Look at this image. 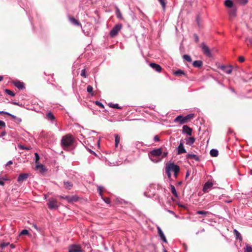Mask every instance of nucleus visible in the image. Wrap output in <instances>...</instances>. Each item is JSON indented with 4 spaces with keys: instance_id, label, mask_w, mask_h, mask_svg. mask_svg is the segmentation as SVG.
<instances>
[{
    "instance_id": "f257e3e1",
    "label": "nucleus",
    "mask_w": 252,
    "mask_h": 252,
    "mask_svg": "<svg viewBox=\"0 0 252 252\" xmlns=\"http://www.w3.org/2000/svg\"><path fill=\"white\" fill-rule=\"evenodd\" d=\"M165 172L169 179L171 177V173H174L175 178H177L180 171V167L173 162H168L165 165Z\"/></svg>"
},
{
    "instance_id": "f03ea898",
    "label": "nucleus",
    "mask_w": 252,
    "mask_h": 252,
    "mask_svg": "<svg viewBox=\"0 0 252 252\" xmlns=\"http://www.w3.org/2000/svg\"><path fill=\"white\" fill-rule=\"evenodd\" d=\"M162 153V149L161 148L155 149L148 153V156L153 162L158 163L161 160Z\"/></svg>"
},
{
    "instance_id": "7ed1b4c3",
    "label": "nucleus",
    "mask_w": 252,
    "mask_h": 252,
    "mask_svg": "<svg viewBox=\"0 0 252 252\" xmlns=\"http://www.w3.org/2000/svg\"><path fill=\"white\" fill-rule=\"evenodd\" d=\"M74 142V137L70 134H67L63 136L61 140V146L64 150H67Z\"/></svg>"
},
{
    "instance_id": "20e7f679",
    "label": "nucleus",
    "mask_w": 252,
    "mask_h": 252,
    "mask_svg": "<svg viewBox=\"0 0 252 252\" xmlns=\"http://www.w3.org/2000/svg\"><path fill=\"white\" fill-rule=\"evenodd\" d=\"M194 117V114H189L186 116L179 115L174 119V122L180 125H183L189 122Z\"/></svg>"
},
{
    "instance_id": "39448f33",
    "label": "nucleus",
    "mask_w": 252,
    "mask_h": 252,
    "mask_svg": "<svg viewBox=\"0 0 252 252\" xmlns=\"http://www.w3.org/2000/svg\"><path fill=\"white\" fill-rule=\"evenodd\" d=\"M123 25L121 23H118L115 25L109 32V35L111 37L113 38L116 36L119 32L122 29Z\"/></svg>"
},
{
    "instance_id": "423d86ee",
    "label": "nucleus",
    "mask_w": 252,
    "mask_h": 252,
    "mask_svg": "<svg viewBox=\"0 0 252 252\" xmlns=\"http://www.w3.org/2000/svg\"><path fill=\"white\" fill-rule=\"evenodd\" d=\"M200 47L201 48L202 51L203 52V53L207 57H212V54L211 52L208 48V47L206 45L205 43H201Z\"/></svg>"
},
{
    "instance_id": "0eeeda50",
    "label": "nucleus",
    "mask_w": 252,
    "mask_h": 252,
    "mask_svg": "<svg viewBox=\"0 0 252 252\" xmlns=\"http://www.w3.org/2000/svg\"><path fill=\"white\" fill-rule=\"evenodd\" d=\"M68 252H82V250L80 245H72L68 248Z\"/></svg>"
},
{
    "instance_id": "6e6552de",
    "label": "nucleus",
    "mask_w": 252,
    "mask_h": 252,
    "mask_svg": "<svg viewBox=\"0 0 252 252\" xmlns=\"http://www.w3.org/2000/svg\"><path fill=\"white\" fill-rule=\"evenodd\" d=\"M192 133V129L187 125H184L182 128V133L187 136H191Z\"/></svg>"
},
{
    "instance_id": "1a4fd4ad",
    "label": "nucleus",
    "mask_w": 252,
    "mask_h": 252,
    "mask_svg": "<svg viewBox=\"0 0 252 252\" xmlns=\"http://www.w3.org/2000/svg\"><path fill=\"white\" fill-rule=\"evenodd\" d=\"M186 150L184 146V141L183 140H180L179 145L177 148V154L180 155L182 154L186 153Z\"/></svg>"
},
{
    "instance_id": "9d476101",
    "label": "nucleus",
    "mask_w": 252,
    "mask_h": 252,
    "mask_svg": "<svg viewBox=\"0 0 252 252\" xmlns=\"http://www.w3.org/2000/svg\"><path fill=\"white\" fill-rule=\"evenodd\" d=\"M57 201L54 199H50L48 202V206L49 208L52 209L58 208Z\"/></svg>"
},
{
    "instance_id": "9b49d317",
    "label": "nucleus",
    "mask_w": 252,
    "mask_h": 252,
    "mask_svg": "<svg viewBox=\"0 0 252 252\" xmlns=\"http://www.w3.org/2000/svg\"><path fill=\"white\" fill-rule=\"evenodd\" d=\"M213 186V184L212 182L210 181H208L206 182L203 188V191L205 193L208 192L209 190L212 188Z\"/></svg>"
},
{
    "instance_id": "f8f14e48",
    "label": "nucleus",
    "mask_w": 252,
    "mask_h": 252,
    "mask_svg": "<svg viewBox=\"0 0 252 252\" xmlns=\"http://www.w3.org/2000/svg\"><path fill=\"white\" fill-rule=\"evenodd\" d=\"M12 84L19 90H23L25 87L24 83L18 80H14L12 82Z\"/></svg>"
},
{
    "instance_id": "ddd939ff",
    "label": "nucleus",
    "mask_w": 252,
    "mask_h": 252,
    "mask_svg": "<svg viewBox=\"0 0 252 252\" xmlns=\"http://www.w3.org/2000/svg\"><path fill=\"white\" fill-rule=\"evenodd\" d=\"M185 140L186 141V145L192 146L195 141V138L194 137L189 136V137H187Z\"/></svg>"
},
{
    "instance_id": "4468645a",
    "label": "nucleus",
    "mask_w": 252,
    "mask_h": 252,
    "mask_svg": "<svg viewBox=\"0 0 252 252\" xmlns=\"http://www.w3.org/2000/svg\"><path fill=\"white\" fill-rule=\"evenodd\" d=\"M69 21L74 25L82 27L81 24L76 19L70 16H68Z\"/></svg>"
},
{
    "instance_id": "2eb2a0df",
    "label": "nucleus",
    "mask_w": 252,
    "mask_h": 252,
    "mask_svg": "<svg viewBox=\"0 0 252 252\" xmlns=\"http://www.w3.org/2000/svg\"><path fill=\"white\" fill-rule=\"evenodd\" d=\"M150 66L158 72H160L161 71L162 68L158 64L155 63H150Z\"/></svg>"
},
{
    "instance_id": "dca6fc26",
    "label": "nucleus",
    "mask_w": 252,
    "mask_h": 252,
    "mask_svg": "<svg viewBox=\"0 0 252 252\" xmlns=\"http://www.w3.org/2000/svg\"><path fill=\"white\" fill-rule=\"evenodd\" d=\"M187 158L189 159L194 160L196 161H199V157L195 154H188L187 155Z\"/></svg>"
},
{
    "instance_id": "f3484780",
    "label": "nucleus",
    "mask_w": 252,
    "mask_h": 252,
    "mask_svg": "<svg viewBox=\"0 0 252 252\" xmlns=\"http://www.w3.org/2000/svg\"><path fill=\"white\" fill-rule=\"evenodd\" d=\"M28 177H29L28 174H27V173L21 174L19 175V176L17 179V181L19 183L22 182L24 180H26Z\"/></svg>"
},
{
    "instance_id": "a211bd4d",
    "label": "nucleus",
    "mask_w": 252,
    "mask_h": 252,
    "mask_svg": "<svg viewBox=\"0 0 252 252\" xmlns=\"http://www.w3.org/2000/svg\"><path fill=\"white\" fill-rule=\"evenodd\" d=\"M158 235L159 236H160L161 239L164 242H167V241H166V239L162 232V231L161 230V229L159 228V227H158Z\"/></svg>"
},
{
    "instance_id": "6ab92c4d",
    "label": "nucleus",
    "mask_w": 252,
    "mask_h": 252,
    "mask_svg": "<svg viewBox=\"0 0 252 252\" xmlns=\"http://www.w3.org/2000/svg\"><path fill=\"white\" fill-rule=\"evenodd\" d=\"M36 169H39L41 173L44 172L46 170L45 166L41 164L37 163L35 167Z\"/></svg>"
},
{
    "instance_id": "aec40b11",
    "label": "nucleus",
    "mask_w": 252,
    "mask_h": 252,
    "mask_svg": "<svg viewBox=\"0 0 252 252\" xmlns=\"http://www.w3.org/2000/svg\"><path fill=\"white\" fill-rule=\"evenodd\" d=\"M221 69H222L225 73L230 74L232 72V69L231 66H222Z\"/></svg>"
},
{
    "instance_id": "412c9836",
    "label": "nucleus",
    "mask_w": 252,
    "mask_h": 252,
    "mask_svg": "<svg viewBox=\"0 0 252 252\" xmlns=\"http://www.w3.org/2000/svg\"><path fill=\"white\" fill-rule=\"evenodd\" d=\"M46 118L50 121H53L55 119V117L51 112L47 113Z\"/></svg>"
},
{
    "instance_id": "4be33fe9",
    "label": "nucleus",
    "mask_w": 252,
    "mask_h": 252,
    "mask_svg": "<svg viewBox=\"0 0 252 252\" xmlns=\"http://www.w3.org/2000/svg\"><path fill=\"white\" fill-rule=\"evenodd\" d=\"M121 141V137L118 134L115 135V147L117 148Z\"/></svg>"
},
{
    "instance_id": "5701e85b",
    "label": "nucleus",
    "mask_w": 252,
    "mask_h": 252,
    "mask_svg": "<svg viewBox=\"0 0 252 252\" xmlns=\"http://www.w3.org/2000/svg\"><path fill=\"white\" fill-rule=\"evenodd\" d=\"M224 5L228 8H231L233 7V2L231 0H226L224 1Z\"/></svg>"
},
{
    "instance_id": "b1692460",
    "label": "nucleus",
    "mask_w": 252,
    "mask_h": 252,
    "mask_svg": "<svg viewBox=\"0 0 252 252\" xmlns=\"http://www.w3.org/2000/svg\"><path fill=\"white\" fill-rule=\"evenodd\" d=\"M203 63L201 61H195L193 62L192 65L195 67H200L202 65Z\"/></svg>"
},
{
    "instance_id": "393cba45",
    "label": "nucleus",
    "mask_w": 252,
    "mask_h": 252,
    "mask_svg": "<svg viewBox=\"0 0 252 252\" xmlns=\"http://www.w3.org/2000/svg\"><path fill=\"white\" fill-rule=\"evenodd\" d=\"M171 191L175 197L178 198V195L175 187L173 185H170Z\"/></svg>"
},
{
    "instance_id": "a878e982",
    "label": "nucleus",
    "mask_w": 252,
    "mask_h": 252,
    "mask_svg": "<svg viewBox=\"0 0 252 252\" xmlns=\"http://www.w3.org/2000/svg\"><path fill=\"white\" fill-rule=\"evenodd\" d=\"M116 14L117 18H118L119 19H123L122 14L120 9H119V8L117 7L116 8Z\"/></svg>"
},
{
    "instance_id": "bb28decb",
    "label": "nucleus",
    "mask_w": 252,
    "mask_h": 252,
    "mask_svg": "<svg viewBox=\"0 0 252 252\" xmlns=\"http://www.w3.org/2000/svg\"><path fill=\"white\" fill-rule=\"evenodd\" d=\"M244 252H252V246L246 244V247L244 248Z\"/></svg>"
},
{
    "instance_id": "cd10ccee",
    "label": "nucleus",
    "mask_w": 252,
    "mask_h": 252,
    "mask_svg": "<svg viewBox=\"0 0 252 252\" xmlns=\"http://www.w3.org/2000/svg\"><path fill=\"white\" fill-rule=\"evenodd\" d=\"M210 155L213 157H216L218 156V151L216 149H212L210 152Z\"/></svg>"
},
{
    "instance_id": "c85d7f7f",
    "label": "nucleus",
    "mask_w": 252,
    "mask_h": 252,
    "mask_svg": "<svg viewBox=\"0 0 252 252\" xmlns=\"http://www.w3.org/2000/svg\"><path fill=\"white\" fill-rule=\"evenodd\" d=\"M64 187L65 189H70L72 187L73 185L71 182H66L64 183Z\"/></svg>"
},
{
    "instance_id": "c756f323",
    "label": "nucleus",
    "mask_w": 252,
    "mask_h": 252,
    "mask_svg": "<svg viewBox=\"0 0 252 252\" xmlns=\"http://www.w3.org/2000/svg\"><path fill=\"white\" fill-rule=\"evenodd\" d=\"M87 91L89 93L91 94L92 95H94V92H93V88L92 86L88 85L87 86Z\"/></svg>"
},
{
    "instance_id": "7c9ffc66",
    "label": "nucleus",
    "mask_w": 252,
    "mask_h": 252,
    "mask_svg": "<svg viewBox=\"0 0 252 252\" xmlns=\"http://www.w3.org/2000/svg\"><path fill=\"white\" fill-rule=\"evenodd\" d=\"M184 72L181 69H178L174 72V74L176 76H181L182 75H184Z\"/></svg>"
},
{
    "instance_id": "2f4dec72",
    "label": "nucleus",
    "mask_w": 252,
    "mask_h": 252,
    "mask_svg": "<svg viewBox=\"0 0 252 252\" xmlns=\"http://www.w3.org/2000/svg\"><path fill=\"white\" fill-rule=\"evenodd\" d=\"M4 92L8 95L11 96H14L15 95V94L12 91L6 89L4 90Z\"/></svg>"
},
{
    "instance_id": "473e14b6",
    "label": "nucleus",
    "mask_w": 252,
    "mask_h": 252,
    "mask_svg": "<svg viewBox=\"0 0 252 252\" xmlns=\"http://www.w3.org/2000/svg\"><path fill=\"white\" fill-rule=\"evenodd\" d=\"M0 114H5L6 115H8V116H10L13 119H16L17 118V117H16L15 116L13 115H12L11 114H10L8 112H4V111H0Z\"/></svg>"
},
{
    "instance_id": "72a5a7b5",
    "label": "nucleus",
    "mask_w": 252,
    "mask_h": 252,
    "mask_svg": "<svg viewBox=\"0 0 252 252\" xmlns=\"http://www.w3.org/2000/svg\"><path fill=\"white\" fill-rule=\"evenodd\" d=\"M109 106L110 107L113 108L119 109H122L121 107H119L118 104H113L112 103H110L109 104Z\"/></svg>"
},
{
    "instance_id": "f704fd0d",
    "label": "nucleus",
    "mask_w": 252,
    "mask_h": 252,
    "mask_svg": "<svg viewBox=\"0 0 252 252\" xmlns=\"http://www.w3.org/2000/svg\"><path fill=\"white\" fill-rule=\"evenodd\" d=\"M158 1L161 5L162 8L163 9H165V7H166V4L165 0H158Z\"/></svg>"
},
{
    "instance_id": "c9c22d12",
    "label": "nucleus",
    "mask_w": 252,
    "mask_h": 252,
    "mask_svg": "<svg viewBox=\"0 0 252 252\" xmlns=\"http://www.w3.org/2000/svg\"><path fill=\"white\" fill-rule=\"evenodd\" d=\"M234 234H235L236 235V237L237 239H240L241 240H242V237H241V235L240 234V233L237 231L236 230V229H235L234 230Z\"/></svg>"
},
{
    "instance_id": "e433bc0d",
    "label": "nucleus",
    "mask_w": 252,
    "mask_h": 252,
    "mask_svg": "<svg viewBox=\"0 0 252 252\" xmlns=\"http://www.w3.org/2000/svg\"><path fill=\"white\" fill-rule=\"evenodd\" d=\"M9 245H10L9 242H2L1 244H0V248L3 249Z\"/></svg>"
},
{
    "instance_id": "4c0bfd02",
    "label": "nucleus",
    "mask_w": 252,
    "mask_h": 252,
    "mask_svg": "<svg viewBox=\"0 0 252 252\" xmlns=\"http://www.w3.org/2000/svg\"><path fill=\"white\" fill-rule=\"evenodd\" d=\"M183 58L188 62H191L192 61L191 57L188 55H184Z\"/></svg>"
},
{
    "instance_id": "58836bf2",
    "label": "nucleus",
    "mask_w": 252,
    "mask_h": 252,
    "mask_svg": "<svg viewBox=\"0 0 252 252\" xmlns=\"http://www.w3.org/2000/svg\"><path fill=\"white\" fill-rule=\"evenodd\" d=\"M196 213V214L203 215L206 216L209 214V212L204 211H197Z\"/></svg>"
},
{
    "instance_id": "ea45409f",
    "label": "nucleus",
    "mask_w": 252,
    "mask_h": 252,
    "mask_svg": "<svg viewBox=\"0 0 252 252\" xmlns=\"http://www.w3.org/2000/svg\"><path fill=\"white\" fill-rule=\"evenodd\" d=\"M81 75L84 78L87 77V76L86 75V69H83L81 70Z\"/></svg>"
},
{
    "instance_id": "a19ab883",
    "label": "nucleus",
    "mask_w": 252,
    "mask_h": 252,
    "mask_svg": "<svg viewBox=\"0 0 252 252\" xmlns=\"http://www.w3.org/2000/svg\"><path fill=\"white\" fill-rule=\"evenodd\" d=\"M229 13L230 16L234 17L235 16V10L231 9L229 11Z\"/></svg>"
},
{
    "instance_id": "79ce46f5",
    "label": "nucleus",
    "mask_w": 252,
    "mask_h": 252,
    "mask_svg": "<svg viewBox=\"0 0 252 252\" xmlns=\"http://www.w3.org/2000/svg\"><path fill=\"white\" fill-rule=\"evenodd\" d=\"M95 103L96 105H97L99 107H100L101 108H104V105L100 102H99L98 101H96L95 102Z\"/></svg>"
},
{
    "instance_id": "37998d69",
    "label": "nucleus",
    "mask_w": 252,
    "mask_h": 252,
    "mask_svg": "<svg viewBox=\"0 0 252 252\" xmlns=\"http://www.w3.org/2000/svg\"><path fill=\"white\" fill-rule=\"evenodd\" d=\"M168 152L167 151H162V155H161V159L164 158H166L167 156Z\"/></svg>"
},
{
    "instance_id": "c03bdc74",
    "label": "nucleus",
    "mask_w": 252,
    "mask_h": 252,
    "mask_svg": "<svg viewBox=\"0 0 252 252\" xmlns=\"http://www.w3.org/2000/svg\"><path fill=\"white\" fill-rule=\"evenodd\" d=\"M29 233V231L27 229H24L23 230L20 234L21 235H27Z\"/></svg>"
},
{
    "instance_id": "a18cd8bd",
    "label": "nucleus",
    "mask_w": 252,
    "mask_h": 252,
    "mask_svg": "<svg viewBox=\"0 0 252 252\" xmlns=\"http://www.w3.org/2000/svg\"><path fill=\"white\" fill-rule=\"evenodd\" d=\"M104 201L107 204L110 203V199L108 197H105L103 198Z\"/></svg>"
},
{
    "instance_id": "49530a36",
    "label": "nucleus",
    "mask_w": 252,
    "mask_h": 252,
    "mask_svg": "<svg viewBox=\"0 0 252 252\" xmlns=\"http://www.w3.org/2000/svg\"><path fill=\"white\" fill-rule=\"evenodd\" d=\"M35 158H36L35 162H36V163L37 164V163H38V161L39 159V157L37 153L35 154Z\"/></svg>"
},
{
    "instance_id": "de8ad7c7",
    "label": "nucleus",
    "mask_w": 252,
    "mask_h": 252,
    "mask_svg": "<svg viewBox=\"0 0 252 252\" xmlns=\"http://www.w3.org/2000/svg\"><path fill=\"white\" fill-rule=\"evenodd\" d=\"M98 189L99 190V194L102 196V191H103V188L101 187H98Z\"/></svg>"
},
{
    "instance_id": "09e8293b",
    "label": "nucleus",
    "mask_w": 252,
    "mask_h": 252,
    "mask_svg": "<svg viewBox=\"0 0 252 252\" xmlns=\"http://www.w3.org/2000/svg\"><path fill=\"white\" fill-rule=\"evenodd\" d=\"M238 60H239V61L240 63H243V62H244V61H245V59H244V58L243 57H242V56H240V57H239V58H238Z\"/></svg>"
},
{
    "instance_id": "8fccbe9b",
    "label": "nucleus",
    "mask_w": 252,
    "mask_h": 252,
    "mask_svg": "<svg viewBox=\"0 0 252 252\" xmlns=\"http://www.w3.org/2000/svg\"><path fill=\"white\" fill-rule=\"evenodd\" d=\"M60 197H61V198H64V199H65L67 200H68V201H69V202H70V201H73V199H70V197H69V196H65V197H63V196H60Z\"/></svg>"
},
{
    "instance_id": "3c124183",
    "label": "nucleus",
    "mask_w": 252,
    "mask_h": 252,
    "mask_svg": "<svg viewBox=\"0 0 252 252\" xmlns=\"http://www.w3.org/2000/svg\"><path fill=\"white\" fill-rule=\"evenodd\" d=\"M154 139V141L156 142H158L159 141V138L158 136V135L155 136Z\"/></svg>"
},
{
    "instance_id": "603ef678",
    "label": "nucleus",
    "mask_w": 252,
    "mask_h": 252,
    "mask_svg": "<svg viewBox=\"0 0 252 252\" xmlns=\"http://www.w3.org/2000/svg\"><path fill=\"white\" fill-rule=\"evenodd\" d=\"M5 126V123L2 121L0 120V126L4 127Z\"/></svg>"
},
{
    "instance_id": "864d4df0",
    "label": "nucleus",
    "mask_w": 252,
    "mask_h": 252,
    "mask_svg": "<svg viewBox=\"0 0 252 252\" xmlns=\"http://www.w3.org/2000/svg\"><path fill=\"white\" fill-rule=\"evenodd\" d=\"M242 4H245L247 2V0H238Z\"/></svg>"
},
{
    "instance_id": "5fc2aeb1",
    "label": "nucleus",
    "mask_w": 252,
    "mask_h": 252,
    "mask_svg": "<svg viewBox=\"0 0 252 252\" xmlns=\"http://www.w3.org/2000/svg\"><path fill=\"white\" fill-rule=\"evenodd\" d=\"M15 120L16 122L17 123H21V121H22L21 119V118H18V117H17V118H16V119H15Z\"/></svg>"
},
{
    "instance_id": "6e6d98bb",
    "label": "nucleus",
    "mask_w": 252,
    "mask_h": 252,
    "mask_svg": "<svg viewBox=\"0 0 252 252\" xmlns=\"http://www.w3.org/2000/svg\"><path fill=\"white\" fill-rule=\"evenodd\" d=\"M11 249H14L15 248V245L13 244H11L9 245Z\"/></svg>"
},
{
    "instance_id": "4d7b16f0",
    "label": "nucleus",
    "mask_w": 252,
    "mask_h": 252,
    "mask_svg": "<svg viewBox=\"0 0 252 252\" xmlns=\"http://www.w3.org/2000/svg\"><path fill=\"white\" fill-rule=\"evenodd\" d=\"M12 163H13V162H12L11 160H10V161H9L7 163V164H6V166H8V165H9L12 164Z\"/></svg>"
},
{
    "instance_id": "13d9d810",
    "label": "nucleus",
    "mask_w": 252,
    "mask_h": 252,
    "mask_svg": "<svg viewBox=\"0 0 252 252\" xmlns=\"http://www.w3.org/2000/svg\"><path fill=\"white\" fill-rule=\"evenodd\" d=\"M4 184V183L1 181H0V185H2V186H3Z\"/></svg>"
},
{
    "instance_id": "bf43d9fd",
    "label": "nucleus",
    "mask_w": 252,
    "mask_h": 252,
    "mask_svg": "<svg viewBox=\"0 0 252 252\" xmlns=\"http://www.w3.org/2000/svg\"><path fill=\"white\" fill-rule=\"evenodd\" d=\"M3 77L2 76H0V82L3 80Z\"/></svg>"
},
{
    "instance_id": "052dcab7",
    "label": "nucleus",
    "mask_w": 252,
    "mask_h": 252,
    "mask_svg": "<svg viewBox=\"0 0 252 252\" xmlns=\"http://www.w3.org/2000/svg\"><path fill=\"white\" fill-rule=\"evenodd\" d=\"M1 136H4L5 135V132H2L1 134Z\"/></svg>"
},
{
    "instance_id": "680f3d73",
    "label": "nucleus",
    "mask_w": 252,
    "mask_h": 252,
    "mask_svg": "<svg viewBox=\"0 0 252 252\" xmlns=\"http://www.w3.org/2000/svg\"><path fill=\"white\" fill-rule=\"evenodd\" d=\"M250 44L252 45V40H250Z\"/></svg>"
},
{
    "instance_id": "e2e57ef3",
    "label": "nucleus",
    "mask_w": 252,
    "mask_h": 252,
    "mask_svg": "<svg viewBox=\"0 0 252 252\" xmlns=\"http://www.w3.org/2000/svg\"><path fill=\"white\" fill-rule=\"evenodd\" d=\"M230 90L232 91V92H234V90L233 88H230Z\"/></svg>"
},
{
    "instance_id": "0e129e2a",
    "label": "nucleus",
    "mask_w": 252,
    "mask_h": 252,
    "mask_svg": "<svg viewBox=\"0 0 252 252\" xmlns=\"http://www.w3.org/2000/svg\"><path fill=\"white\" fill-rule=\"evenodd\" d=\"M170 213L173 214L174 212L172 211H169Z\"/></svg>"
},
{
    "instance_id": "69168bd1",
    "label": "nucleus",
    "mask_w": 252,
    "mask_h": 252,
    "mask_svg": "<svg viewBox=\"0 0 252 252\" xmlns=\"http://www.w3.org/2000/svg\"><path fill=\"white\" fill-rule=\"evenodd\" d=\"M250 193L251 194V195L252 196V190L250 191Z\"/></svg>"
},
{
    "instance_id": "338daca9",
    "label": "nucleus",
    "mask_w": 252,
    "mask_h": 252,
    "mask_svg": "<svg viewBox=\"0 0 252 252\" xmlns=\"http://www.w3.org/2000/svg\"><path fill=\"white\" fill-rule=\"evenodd\" d=\"M164 252H167L166 251H164Z\"/></svg>"
},
{
    "instance_id": "774afa93",
    "label": "nucleus",
    "mask_w": 252,
    "mask_h": 252,
    "mask_svg": "<svg viewBox=\"0 0 252 252\" xmlns=\"http://www.w3.org/2000/svg\"><path fill=\"white\" fill-rule=\"evenodd\" d=\"M0 252H2L0 251Z\"/></svg>"
}]
</instances>
